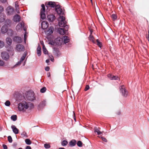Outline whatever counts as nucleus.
Listing matches in <instances>:
<instances>
[{
    "label": "nucleus",
    "mask_w": 149,
    "mask_h": 149,
    "mask_svg": "<svg viewBox=\"0 0 149 149\" xmlns=\"http://www.w3.org/2000/svg\"><path fill=\"white\" fill-rule=\"evenodd\" d=\"M41 6L42 8L40 10V17L41 19L44 20L46 18V15L45 13V6L43 4L41 5Z\"/></svg>",
    "instance_id": "nucleus-6"
},
{
    "label": "nucleus",
    "mask_w": 149,
    "mask_h": 149,
    "mask_svg": "<svg viewBox=\"0 0 149 149\" xmlns=\"http://www.w3.org/2000/svg\"><path fill=\"white\" fill-rule=\"evenodd\" d=\"M25 95L26 98L29 101L33 102L36 100V96L33 91L31 90L27 91Z\"/></svg>",
    "instance_id": "nucleus-3"
},
{
    "label": "nucleus",
    "mask_w": 149,
    "mask_h": 149,
    "mask_svg": "<svg viewBox=\"0 0 149 149\" xmlns=\"http://www.w3.org/2000/svg\"><path fill=\"white\" fill-rule=\"evenodd\" d=\"M48 44L53 46L56 45V43L55 40H49Z\"/></svg>",
    "instance_id": "nucleus-30"
},
{
    "label": "nucleus",
    "mask_w": 149,
    "mask_h": 149,
    "mask_svg": "<svg viewBox=\"0 0 149 149\" xmlns=\"http://www.w3.org/2000/svg\"><path fill=\"white\" fill-rule=\"evenodd\" d=\"M11 119L13 121H15L17 119V115H15L12 116L11 117Z\"/></svg>",
    "instance_id": "nucleus-35"
},
{
    "label": "nucleus",
    "mask_w": 149,
    "mask_h": 149,
    "mask_svg": "<svg viewBox=\"0 0 149 149\" xmlns=\"http://www.w3.org/2000/svg\"><path fill=\"white\" fill-rule=\"evenodd\" d=\"M111 17L113 20H115L117 19V16L116 14H113L111 15Z\"/></svg>",
    "instance_id": "nucleus-37"
},
{
    "label": "nucleus",
    "mask_w": 149,
    "mask_h": 149,
    "mask_svg": "<svg viewBox=\"0 0 149 149\" xmlns=\"http://www.w3.org/2000/svg\"><path fill=\"white\" fill-rule=\"evenodd\" d=\"M6 33H7L8 35L9 36H12L13 35V31L12 29H8V30Z\"/></svg>",
    "instance_id": "nucleus-27"
},
{
    "label": "nucleus",
    "mask_w": 149,
    "mask_h": 149,
    "mask_svg": "<svg viewBox=\"0 0 149 149\" xmlns=\"http://www.w3.org/2000/svg\"><path fill=\"white\" fill-rule=\"evenodd\" d=\"M5 104L6 106L9 107L10 105V102L9 100H7L5 103Z\"/></svg>",
    "instance_id": "nucleus-43"
},
{
    "label": "nucleus",
    "mask_w": 149,
    "mask_h": 149,
    "mask_svg": "<svg viewBox=\"0 0 149 149\" xmlns=\"http://www.w3.org/2000/svg\"><path fill=\"white\" fill-rule=\"evenodd\" d=\"M62 38H63V42L65 44L69 42L70 40L69 37L67 36H63Z\"/></svg>",
    "instance_id": "nucleus-23"
},
{
    "label": "nucleus",
    "mask_w": 149,
    "mask_h": 149,
    "mask_svg": "<svg viewBox=\"0 0 149 149\" xmlns=\"http://www.w3.org/2000/svg\"><path fill=\"white\" fill-rule=\"evenodd\" d=\"M59 33L61 35L65 34L67 32V30H65L64 28H59L58 29Z\"/></svg>",
    "instance_id": "nucleus-15"
},
{
    "label": "nucleus",
    "mask_w": 149,
    "mask_h": 149,
    "mask_svg": "<svg viewBox=\"0 0 149 149\" xmlns=\"http://www.w3.org/2000/svg\"><path fill=\"white\" fill-rule=\"evenodd\" d=\"M45 70L46 71H48L49 70L50 68L49 66H47L45 68Z\"/></svg>",
    "instance_id": "nucleus-54"
},
{
    "label": "nucleus",
    "mask_w": 149,
    "mask_h": 149,
    "mask_svg": "<svg viewBox=\"0 0 149 149\" xmlns=\"http://www.w3.org/2000/svg\"><path fill=\"white\" fill-rule=\"evenodd\" d=\"M54 30L53 27L51 26L48 28V30L45 31L46 33H47L48 35H50L53 33Z\"/></svg>",
    "instance_id": "nucleus-18"
},
{
    "label": "nucleus",
    "mask_w": 149,
    "mask_h": 149,
    "mask_svg": "<svg viewBox=\"0 0 149 149\" xmlns=\"http://www.w3.org/2000/svg\"><path fill=\"white\" fill-rule=\"evenodd\" d=\"M50 77V74L49 73V74H47V77Z\"/></svg>",
    "instance_id": "nucleus-64"
},
{
    "label": "nucleus",
    "mask_w": 149,
    "mask_h": 149,
    "mask_svg": "<svg viewBox=\"0 0 149 149\" xmlns=\"http://www.w3.org/2000/svg\"><path fill=\"white\" fill-rule=\"evenodd\" d=\"M68 143L67 140H64L61 142V144L63 146H65L68 144Z\"/></svg>",
    "instance_id": "nucleus-34"
},
{
    "label": "nucleus",
    "mask_w": 149,
    "mask_h": 149,
    "mask_svg": "<svg viewBox=\"0 0 149 149\" xmlns=\"http://www.w3.org/2000/svg\"><path fill=\"white\" fill-rule=\"evenodd\" d=\"M42 50L44 54H48V52L46 49L45 46H43L42 47Z\"/></svg>",
    "instance_id": "nucleus-33"
},
{
    "label": "nucleus",
    "mask_w": 149,
    "mask_h": 149,
    "mask_svg": "<svg viewBox=\"0 0 149 149\" xmlns=\"http://www.w3.org/2000/svg\"><path fill=\"white\" fill-rule=\"evenodd\" d=\"M64 15V14L63 15H58L59 16L58 19V26L62 28L67 23V22L65 20V17L63 16Z\"/></svg>",
    "instance_id": "nucleus-4"
},
{
    "label": "nucleus",
    "mask_w": 149,
    "mask_h": 149,
    "mask_svg": "<svg viewBox=\"0 0 149 149\" xmlns=\"http://www.w3.org/2000/svg\"><path fill=\"white\" fill-rule=\"evenodd\" d=\"M48 20L50 22H53L56 19V17L53 15H49L47 16Z\"/></svg>",
    "instance_id": "nucleus-14"
},
{
    "label": "nucleus",
    "mask_w": 149,
    "mask_h": 149,
    "mask_svg": "<svg viewBox=\"0 0 149 149\" xmlns=\"http://www.w3.org/2000/svg\"><path fill=\"white\" fill-rule=\"evenodd\" d=\"M96 42L97 45L98 46L100 47L101 48L102 46V43L101 42H100L98 39L97 40Z\"/></svg>",
    "instance_id": "nucleus-39"
},
{
    "label": "nucleus",
    "mask_w": 149,
    "mask_h": 149,
    "mask_svg": "<svg viewBox=\"0 0 149 149\" xmlns=\"http://www.w3.org/2000/svg\"><path fill=\"white\" fill-rule=\"evenodd\" d=\"M77 143V141L74 139H72L69 142V146L71 147L74 146Z\"/></svg>",
    "instance_id": "nucleus-20"
},
{
    "label": "nucleus",
    "mask_w": 149,
    "mask_h": 149,
    "mask_svg": "<svg viewBox=\"0 0 149 149\" xmlns=\"http://www.w3.org/2000/svg\"><path fill=\"white\" fill-rule=\"evenodd\" d=\"M47 5L52 8H55V11L58 15H63L64 12L63 10L61 8L59 4H56L54 1H49L48 2Z\"/></svg>",
    "instance_id": "nucleus-2"
},
{
    "label": "nucleus",
    "mask_w": 149,
    "mask_h": 149,
    "mask_svg": "<svg viewBox=\"0 0 149 149\" xmlns=\"http://www.w3.org/2000/svg\"><path fill=\"white\" fill-rule=\"evenodd\" d=\"M118 77L117 76H114L112 77V78L111 79V80H117Z\"/></svg>",
    "instance_id": "nucleus-46"
},
{
    "label": "nucleus",
    "mask_w": 149,
    "mask_h": 149,
    "mask_svg": "<svg viewBox=\"0 0 149 149\" xmlns=\"http://www.w3.org/2000/svg\"><path fill=\"white\" fill-rule=\"evenodd\" d=\"M8 139L9 142L10 143H11L13 141L12 138L10 136H9L8 137Z\"/></svg>",
    "instance_id": "nucleus-42"
},
{
    "label": "nucleus",
    "mask_w": 149,
    "mask_h": 149,
    "mask_svg": "<svg viewBox=\"0 0 149 149\" xmlns=\"http://www.w3.org/2000/svg\"><path fill=\"white\" fill-rule=\"evenodd\" d=\"M76 144L79 147H81L82 146L83 143L81 141H78L77 142Z\"/></svg>",
    "instance_id": "nucleus-32"
},
{
    "label": "nucleus",
    "mask_w": 149,
    "mask_h": 149,
    "mask_svg": "<svg viewBox=\"0 0 149 149\" xmlns=\"http://www.w3.org/2000/svg\"><path fill=\"white\" fill-rule=\"evenodd\" d=\"M5 21V24L7 25L8 27H10L11 26V21L9 19H7Z\"/></svg>",
    "instance_id": "nucleus-25"
},
{
    "label": "nucleus",
    "mask_w": 149,
    "mask_h": 149,
    "mask_svg": "<svg viewBox=\"0 0 149 149\" xmlns=\"http://www.w3.org/2000/svg\"><path fill=\"white\" fill-rule=\"evenodd\" d=\"M14 11V9L11 6H8L6 9L7 14L10 15L12 14Z\"/></svg>",
    "instance_id": "nucleus-13"
},
{
    "label": "nucleus",
    "mask_w": 149,
    "mask_h": 149,
    "mask_svg": "<svg viewBox=\"0 0 149 149\" xmlns=\"http://www.w3.org/2000/svg\"><path fill=\"white\" fill-rule=\"evenodd\" d=\"M90 88L89 86L88 85H86L84 91H86L88 90Z\"/></svg>",
    "instance_id": "nucleus-51"
},
{
    "label": "nucleus",
    "mask_w": 149,
    "mask_h": 149,
    "mask_svg": "<svg viewBox=\"0 0 149 149\" xmlns=\"http://www.w3.org/2000/svg\"><path fill=\"white\" fill-rule=\"evenodd\" d=\"M101 139L104 141L105 142H107V140L104 137H101Z\"/></svg>",
    "instance_id": "nucleus-53"
},
{
    "label": "nucleus",
    "mask_w": 149,
    "mask_h": 149,
    "mask_svg": "<svg viewBox=\"0 0 149 149\" xmlns=\"http://www.w3.org/2000/svg\"><path fill=\"white\" fill-rule=\"evenodd\" d=\"M37 53L38 56H40L41 55V48L39 44H38L37 49Z\"/></svg>",
    "instance_id": "nucleus-22"
},
{
    "label": "nucleus",
    "mask_w": 149,
    "mask_h": 149,
    "mask_svg": "<svg viewBox=\"0 0 149 149\" xmlns=\"http://www.w3.org/2000/svg\"><path fill=\"white\" fill-rule=\"evenodd\" d=\"M47 90V88L46 87H43L40 89V92L42 93H45Z\"/></svg>",
    "instance_id": "nucleus-38"
},
{
    "label": "nucleus",
    "mask_w": 149,
    "mask_h": 149,
    "mask_svg": "<svg viewBox=\"0 0 149 149\" xmlns=\"http://www.w3.org/2000/svg\"><path fill=\"white\" fill-rule=\"evenodd\" d=\"M54 40L56 43V46L61 45L63 41V38H61L60 37H58Z\"/></svg>",
    "instance_id": "nucleus-9"
},
{
    "label": "nucleus",
    "mask_w": 149,
    "mask_h": 149,
    "mask_svg": "<svg viewBox=\"0 0 149 149\" xmlns=\"http://www.w3.org/2000/svg\"><path fill=\"white\" fill-rule=\"evenodd\" d=\"M16 50L19 52L24 51L25 49L24 46L21 44L17 45L16 47Z\"/></svg>",
    "instance_id": "nucleus-10"
},
{
    "label": "nucleus",
    "mask_w": 149,
    "mask_h": 149,
    "mask_svg": "<svg viewBox=\"0 0 149 149\" xmlns=\"http://www.w3.org/2000/svg\"><path fill=\"white\" fill-rule=\"evenodd\" d=\"M17 143H14L13 144V146L14 147H15L17 146Z\"/></svg>",
    "instance_id": "nucleus-59"
},
{
    "label": "nucleus",
    "mask_w": 149,
    "mask_h": 149,
    "mask_svg": "<svg viewBox=\"0 0 149 149\" xmlns=\"http://www.w3.org/2000/svg\"><path fill=\"white\" fill-rule=\"evenodd\" d=\"M13 40L14 41L17 43H20L22 42V40L21 38L18 36H16L14 37Z\"/></svg>",
    "instance_id": "nucleus-16"
},
{
    "label": "nucleus",
    "mask_w": 149,
    "mask_h": 149,
    "mask_svg": "<svg viewBox=\"0 0 149 149\" xmlns=\"http://www.w3.org/2000/svg\"><path fill=\"white\" fill-rule=\"evenodd\" d=\"M15 97L16 100L18 101H20L22 100L24 98V96L21 93H17L15 94Z\"/></svg>",
    "instance_id": "nucleus-7"
},
{
    "label": "nucleus",
    "mask_w": 149,
    "mask_h": 149,
    "mask_svg": "<svg viewBox=\"0 0 149 149\" xmlns=\"http://www.w3.org/2000/svg\"><path fill=\"white\" fill-rule=\"evenodd\" d=\"M5 64L4 62L2 60H0V66H3Z\"/></svg>",
    "instance_id": "nucleus-50"
},
{
    "label": "nucleus",
    "mask_w": 149,
    "mask_h": 149,
    "mask_svg": "<svg viewBox=\"0 0 149 149\" xmlns=\"http://www.w3.org/2000/svg\"><path fill=\"white\" fill-rule=\"evenodd\" d=\"M21 135L23 137H24L26 138L28 137L26 133L25 132H23Z\"/></svg>",
    "instance_id": "nucleus-47"
},
{
    "label": "nucleus",
    "mask_w": 149,
    "mask_h": 149,
    "mask_svg": "<svg viewBox=\"0 0 149 149\" xmlns=\"http://www.w3.org/2000/svg\"><path fill=\"white\" fill-rule=\"evenodd\" d=\"M113 76V75H112L111 74H109L108 75V77L110 78V79L111 80V79L112 78V77Z\"/></svg>",
    "instance_id": "nucleus-56"
},
{
    "label": "nucleus",
    "mask_w": 149,
    "mask_h": 149,
    "mask_svg": "<svg viewBox=\"0 0 149 149\" xmlns=\"http://www.w3.org/2000/svg\"><path fill=\"white\" fill-rule=\"evenodd\" d=\"M2 146L3 149H8V147L6 145L3 144V145Z\"/></svg>",
    "instance_id": "nucleus-52"
},
{
    "label": "nucleus",
    "mask_w": 149,
    "mask_h": 149,
    "mask_svg": "<svg viewBox=\"0 0 149 149\" xmlns=\"http://www.w3.org/2000/svg\"><path fill=\"white\" fill-rule=\"evenodd\" d=\"M44 147L46 149H49L50 147V146L49 144L47 143H45L44 144Z\"/></svg>",
    "instance_id": "nucleus-44"
},
{
    "label": "nucleus",
    "mask_w": 149,
    "mask_h": 149,
    "mask_svg": "<svg viewBox=\"0 0 149 149\" xmlns=\"http://www.w3.org/2000/svg\"><path fill=\"white\" fill-rule=\"evenodd\" d=\"M13 20L15 22H19L20 20V17L19 15H15L13 17Z\"/></svg>",
    "instance_id": "nucleus-21"
},
{
    "label": "nucleus",
    "mask_w": 149,
    "mask_h": 149,
    "mask_svg": "<svg viewBox=\"0 0 149 149\" xmlns=\"http://www.w3.org/2000/svg\"><path fill=\"white\" fill-rule=\"evenodd\" d=\"M92 33H90V36H89V40L90 41H91L93 43H95V42L94 41V37L92 35Z\"/></svg>",
    "instance_id": "nucleus-29"
},
{
    "label": "nucleus",
    "mask_w": 149,
    "mask_h": 149,
    "mask_svg": "<svg viewBox=\"0 0 149 149\" xmlns=\"http://www.w3.org/2000/svg\"><path fill=\"white\" fill-rule=\"evenodd\" d=\"M69 28L68 26L66 25V24L62 28H64L65 30H67V31H68V29Z\"/></svg>",
    "instance_id": "nucleus-49"
},
{
    "label": "nucleus",
    "mask_w": 149,
    "mask_h": 149,
    "mask_svg": "<svg viewBox=\"0 0 149 149\" xmlns=\"http://www.w3.org/2000/svg\"><path fill=\"white\" fill-rule=\"evenodd\" d=\"M53 49V53L57 57H58L60 56V52L58 49L56 48H54Z\"/></svg>",
    "instance_id": "nucleus-19"
},
{
    "label": "nucleus",
    "mask_w": 149,
    "mask_h": 149,
    "mask_svg": "<svg viewBox=\"0 0 149 149\" xmlns=\"http://www.w3.org/2000/svg\"><path fill=\"white\" fill-rule=\"evenodd\" d=\"M41 44L42 45V47H43V46H45V45H44V42H43V41H42V42H41Z\"/></svg>",
    "instance_id": "nucleus-62"
},
{
    "label": "nucleus",
    "mask_w": 149,
    "mask_h": 149,
    "mask_svg": "<svg viewBox=\"0 0 149 149\" xmlns=\"http://www.w3.org/2000/svg\"><path fill=\"white\" fill-rule=\"evenodd\" d=\"M46 102L45 101H43L40 104V105L42 107H44L46 105Z\"/></svg>",
    "instance_id": "nucleus-45"
},
{
    "label": "nucleus",
    "mask_w": 149,
    "mask_h": 149,
    "mask_svg": "<svg viewBox=\"0 0 149 149\" xmlns=\"http://www.w3.org/2000/svg\"><path fill=\"white\" fill-rule=\"evenodd\" d=\"M4 46V44L3 41L0 40V48H1Z\"/></svg>",
    "instance_id": "nucleus-48"
},
{
    "label": "nucleus",
    "mask_w": 149,
    "mask_h": 149,
    "mask_svg": "<svg viewBox=\"0 0 149 149\" xmlns=\"http://www.w3.org/2000/svg\"><path fill=\"white\" fill-rule=\"evenodd\" d=\"M94 132L95 133H97V134L99 135L102 134V132L100 131L97 127L94 128Z\"/></svg>",
    "instance_id": "nucleus-31"
},
{
    "label": "nucleus",
    "mask_w": 149,
    "mask_h": 149,
    "mask_svg": "<svg viewBox=\"0 0 149 149\" xmlns=\"http://www.w3.org/2000/svg\"><path fill=\"white\" fill-rule=\"evenodd\" d=\"M25 141L26 144L28 145H30L31 143V141L29 139H26L25 140Z\"/></svg>",
    "instance_id": "nucleus-36"
},
{
    "label": "nucleus",
    "mask_w": 149,
    "mask_h": 149,
    "mask_svg": "<svg viewBox=\"0 0 149 149\" xmlns=\"http://www.w3.org/2000/svg\"><path fill=\"white\" fill-rule=\"evenodd\" d=\"M119 89L120 92L122 95L125 97H127L128 92L125 89V86L124 85L121 86L119 87Z\"/></svg>",
    "instance_id": "nucleus-5"
},
{
    "label": "nucleus",
    "mask_w": 149,
    "mask_h": 149,
    "mask_svg": "<svg viewBox=\"0 0 149 149\" xmlns=\"http://www.w3.org/2000/svg\"><path fill=\"white\" fill-rule=\"evenodd\" d=\"M25 149H31V147L29 146H27L25 148Z\"/></svg>",
    "instance_id": "nucleus-57"
},
{
    "label": "nucleus",
    "mask_w": 149,
    "mask_h": 149,
    "mask_svg": "<svg viewBox=\"0 0 149 149\" xmlns=\"http://www.w3.org/2000/svg\"><path fill=\"white\" fill-rule=\"evenodd\" d=\"M11 128L13 132L15 134L19 133V130L14 125H12L11 126Z\"/></svg>",
    "instance_id": "nucleus-17"
},
{
    "label": "nucleus",
    "mask_w": 149,
    "mask_h": 149,
    "mask_svg": "<svg viewBox=\"0 0 149 149\" xmlns=\"http://www.w3.org/2000/svg\"><path fill=\"white\" fill-rule=\"evenodd\" d=\"M73 113L74 115V120L75 121V120H76V118L75 116V113H74V111L73 112Z\"/></svg>",
    "instance_id": "nucleus-61"
},
{
    "label": "nucleus",
    "mask_w": 149,
    "mask_h": 149,
    "mask_svg": "<svg viewBox=\"0 0 149 149\" xmlns=\"http://www.w3.org/2000/svg\"><path fill=\"white\" fill-rule=\"evenodd\" d=\"M1 57L3 59L6 61L9 59V55L7 52H3L1 53Z\"/></svg>",
    "instance_id": "nucleus-8"
},
{
    "label": "nucleus",
    "mask_w": 149,
    "mask_h": 149,
    "mask_svg": "<svg viewBox=\"0 0 149 149\" xmlns=\"http://www.w3.org/2000/svg\"><path fill=\"white\" fill-rule=\"evenodd\" d=\"M49 62H50V61H49V59H47L46 60V62L47 63H49Z\"/></svg>",
    "instance_id": "nucleus-60"
},
{
    "label": "nucleus",
    "mask_w": 149,
    "mask_h": 149,
    "mask_svg": "<svg viewBox=\"0 0 149 149\" xmlns=\"http://www.w3.org/2000/svg\"><path fill=\"white\" fill-rule=\"evenodd\" d=\"M26 54H23V55L22 56V57H21V58L20 59V60L22 62L24 60V59L25 58V57L26 56Z\"/></svg>",
    "instance_id": "nucleus-40"
},
{
    "label": "nucleus",
    "mask_w": 149,
    "mask_h": 149,
    "mask_svg": "<svg viewBox=\"0 0 149 149\" xmlns=\"http://www.w3.org/2000/svg\"><path fill=\"white\" fill-rule=\"evenodd\" d=\"M22 61L20 60L19 61H18L15 65H14L13 67V68L15 67L17 65H19L21 64Z\"/></svg>",
    "instance_id": "nucleus-41"
},
{
    "label": "nucleus",
    "mask_w": 149,
    "mask_h": 149,
    "mask_svg": "<svg viewBox=\"0 0 149 149\" xmlns=\"http://www.w3.org/2000/svg\"><path fill=\"white\" fill-rule=\"evenodd\" d=\"M3 7L2 6L0 5V13H1L3 11Z\"/></svg>",
    "instance_id": "nucleus-55"
},
{
    "label": "nucleus",
    "mask_w": 149,
    "mask_h": 149,
    "mask_svg": "<svg viewBox=\"0 0 149 149\" xmlns=\"http://www.w3.org/2000/svg\"><path fill=\"white\" fill-rule=\"evenodd\" d=\"M24 27V23L22 22L19 23L16 26V29H20Z\"/></svg>",
    "instance_id": "nucleus-24"
},
{
    "label": "nucleus",
    "mask_w": 149,
    "mask_h": 149,
    "mask_svg": "<svg viewBox=\"0 0 149 149\" xmlns=\"http://www.w3.org/2000/svg\"><path fill=\"white\" fill-rule=\"evenodd\" d=\"M26 60H25L23 63V66H24L26 64Z\"/></svg>",
    "instance_id": "nucleus-63"
},
{
    "label": "nucleus",
    "mask_w": 149,
    "mask_h": 149,
    "mask_svg": "<svg viewBox=\"0 0 149 149\" xmlns=\"http://www.w3.org/2000/svg\"><path fill=\"white\" fill-rule=\"evenodd\" d=\"M1 2L3 3H5L6 1V0H0Z\"/></svg>",
    "instance_id": "nucleus-58"
},
{
    "label": "nucleus",
    "mask_w": 149,
    "mask_h": 149,
    "mask_svg": "<svg viewBox=\"0 0 149 149\" xmlns=\"http://www.w3.org/2000/svg\"><path fill=\"white\" fill-rule=\"evenodd\" d=\"M48 25L47 22L43 21L41 23V28L43 30H45L47 28Z\"/></svg>",
    "instance_id": "nucleus-11"
},
{
    "label": "nucleus",
    "mask_w": 149,
    "mask_h": 149,
    "mask_svg": "<svg viewBox=\"0 0 149 149\" xmlns=\"http://www.w3.org/2000/svg\"><path fill=\"white\" fill-rule=\"evenodd\" d=\"M18 109L19 111H25V109H27L29 107L30 109H33L34 107L33 104L29 103L28 104L26 101H23L18 104Z\"/></svg>",
    "instance_id": "nucleus-1"
},
{
    "label": "nucleus",
    "mask_w": 149,
    "mask_h": 149,
    "mask_svg": "<svg viewBox=\"0 0 149 149\" xmlns=\"http://www.w3.org/2000/svg\"><path fill=\"white\" fill-rule=\"evenodd\" d=\"M6 41L8 45L10 46L12 44V40L10 38H7L6 39Z\"/></svg>",
    "instance_id": "nucleus-26"
},
{
    "label": "nucleus",
    "mask_w": 149,
    "mask_h": 149,
    "mask_svg": "<svg viewBox=\"0 0 149 149\" xmlns=\"http://www.w3.org/2000/svg\"><path fill=\"white\" fill-rule=\"evenodd\" d=\"M6 19V16L3 15H0V22L1 23L3 22Z\"/></svg>",
    "instance_id": "nucleus-28"
},
{
    "label": "nucleus",
    "mask_w": 149,
    "mask_h": 149,
    "mask_svg": "<svg viewBox=\"0 0 149 149\" xmlns=\"http://www.w3.org/2000/svg\"><path fill=\"white\" fill-rule=\"evenodd\" d=\"M8 30V26L6 25H3L1 29V32L2 34H5L7 32Z\"/></svg>",
    "instance_id": "nucleus-12"
}]
</instances>
